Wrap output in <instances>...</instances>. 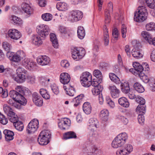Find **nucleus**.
<instances>
[{
  "label": "nucleus",
  "mask_w": 155,
  "mask_h": 155,
  "mask_svg": "<svg viewBox=\"0 0 155 155\" xmlns=\"http://www.w3.org/2000/svg\"><path fill=\"white\" fill-rule=\"evenodd\" d=\"M37 62L41 65H45L49 64L50 61L49 57L45 56H41L37 59Z\"/></svg>",
  "instance_id": "15"
},
{
  "label": "nucleus",
  "mask_w": 155,
  "mask_h": 155,
  "mask_svg": "<svg viewBox=\"0 0 155 155\" xmlns=\"http://www.w3.org/2000/svg\"><path fill=\"white\" fill-rule=\"evenodd\" d=\"M3 133L5 135V139L7 141H9L13 139L14 134L12 131L5 130L3 131Z\"/></svg>",
  "instance_id": "24"
},
{
  "label": "nucleus",
  "mask_w": 155,
  "mask_h": 155,
  "mask_svg": "<svg viewBox=\"0 0 155 155\" xmlns=\"http://www.w3.org/2000/svg\"><path fill=\"white\" fill-rule=\"evenodd\" d=\"M8 36L12 39L17 40L21 36V33L17 30L15 29H9L8 32Z\"/></svg>",
  "instance_id": "11"
},
{
  "label": "nucleus",
  "mask_w": 155,
  "mask_h": 155,
  "mask_svg": "<svg viewBox=\"0 0 155 155\" xmlns=\"http://www.w3.org/2000/svg\"><path fill=\"white\" fill-rule=\"evenodd\" d=\"M141 35L150 44L155 46V37L152 38L151 35L146 31H142Z\"/></svg>",
  "instance_id": "14"
},
{
  "label": "nucleus",
  "mask_w": 155,
  "mask_h": 155,
  "mask_svg": "<svg viewBox=\"0 0 155 155\" xmlns=\"http://www.w3.org/2000/svg\"><path fill=\"white\" fill-rule=\"evenodd\" d=\"M144 114H139L138 116V120L139 124H143L144 121V116H143Z\"/></svg>",
  "instance_id": "59"
},
{
  "label": "nucleus",
  "mask_w": 155,
  "mask_h": 155,
  "mask_svg": "<svg viewBox=\"0 0 155 155\" xmlns=\"http://www.w3.org/2000/svg\"><path fill=\"white\" fill-rule=\"evenodd\" d=\"M136 101L137 103L139 104L136 108V112H139L140 114H144L146 111V106L145 105V100L143 97H138L136 98Z\"/></svg>",
  "instance_id": "6"
},
{
  "label": "nucleus",
  "mask_w": 155,
  "mask_h": 155,
  "mask_svg": "<svg viewBox=\"0 0 155 155\" xmlns=\"http://www.w3.org/2000/svg\"><path fill=\"white\" fill-rule=\"evenodd\" d=\"M121 32L122 37L124 38H125L127 32V30L126 26L124 25H123L122 26Z\"/></svg>",
  "instance_id": "61"
},
{
  "label": "nucleus",
  "mask_w": 155,
  "mask_h": 155,
  "mask_svg": "<svg viewBox=\"0 0 155 155\" xmlns=\"http://www.w3.org/2000/svg\"><path fill=\"white\" fill-rule=\"evenodd\" d=\"M25 56V53L23 51H18L16 54L13 55L12 58V60L14 62H18L21 61V58H23Z\"/></svg>",
  "instance_id": "16"
},
{
  "label": "nucleus",
  "mask_w": 155,
  "mask_h": 155,
  "mask_svg": "<svg viewBox=\"0 0 155 155\" xmlns=\"http://www.w3.org/2000/svg\"><path fill=\"white\" fill-rule=\"evenodd\" d=\"M108 88L110 91L111 96L115 98L119 97V91L115 86H109Z\"/></svg>",
  "instance_id": "19"
},
{
  "label": "nucleus",
  "mask_w": 155,
  "mask_h": 155,
  "mask_svg": "<svg viewBox=\"0 0 155 155\" xmlns=\"http://www.w3.org/2000/svg\"><path fill=\"white\" fill-rule=\"evenodd\" d=\"M64 88L66 91L67 94L71 96H73L74 95L75 91L72 87H70L69 89H67V86L64 85Z\"/></svg>",
  "instance_id": "41"
},
{
  "label": "nucleus",
  "mask_w": 155,
  "mask_h": 155,
  "mask_svg": "<svg viewBox=\"0 0 155 155\" xmlns=\"http://www.w3.org/2000/svg\"><path fill=\"white\" fill-rule=\"evenodd\" d=\"M37 31L38 34L42 37H46L50 32V29L49 27L44 25H41L38 26L37 28Z\"/></svg>",
  "instance_id": "7"
},
{
  "label": "nucleus",
  "mask_w": 155,
  "mask_h": 155,
  "mask_svg": "<svg viewBox=\"0 0 155 155\" xmlns=\"http://www.w3.org/2000/svg\"><path fill=\"white\" fill-rule=\"evenodd\" d=\"M16 89V91L12 90L10 91L9 95L12 98L8 101V103L12 106L16 101L23 105H25L27 101L24 95L29 94L30 92L29 89L21 86H18Z\"/></svg>",
  "instance_id": "1"
},
{
  "label": "nucleus",
  "mask_w": 155,
  "mask_h": 155,
  "mask_svg": "<svg viewBox=\"0 0 155 155\" xmlns=\"http://www.w3.org/2000/svg\"><path fill=\"white\" fill-rule=\"evenodd\" d=\"M50 37L53 46L55 48H57L58 47V43L55 35L53 33H51Z\"/></svg>",
  "instance_id": "28"
},
{
  "label": "nucleus",
  "mask_w": 155,
  "mask_h": 155,
  "mask_svg": "<svg viewBox=\"0 0 155 155\" xmlns=\"http://www.w3.org/2000/svg\"><path fill=\"white\" fill-rule=\"evenodd\" d=\"M99 122L98 120L96 118H91L88 121V126L90 129L97 128L99 127Z\"/></svg>",
  "instance_id": "18"
},
{
  "label": "nucleus",
  "mask_w": 155,
  "mask_h": 155,
  "mask_svg": "<svg viewBox=\"0 0 155 155\" xmlns=\"http://www.w3.org/2000/svg\"><path fill=\"white\" fill-rule=\"evenodd\" d=\"M18 77L13 76L14 80L18 83H21L25 81L27 77V71L22 67H19L16 70Z\"/></svg>",
  "instance_id": "3"
},
{
  "label": "nucleus",
  "mask_w": 155,
  "mask_h": 155,
  "mask_svg": "<svg viewBox=\"0 0 155 155\" xmlns=\"http://www.w3.org/2000/svg\"><path fill=\"white\" fill-rule=\"evenodd\" d=\"M11 114V115L8 116V119L11 122L14 124L18 120V116L14 112H13V114Z\"/></svg>",
  "instance_id": "42"
},
{
  "label": "nucleus",
  "mask_w": 155,
  "mask_h": 155,
  "mask_svg": "<svg viewBox=\"0 0 155 155\" xmlns=\"http://www.w3.org/2000/svg\"><path fill=\"white\" fill-rule=\"evenodd\" d=\"M71 102L74 106L77 107L79 105L81 102L78 99V97H75L73 99Z\"/></svg>",
  "instance_id": "60"
},
{
  "label": "nucleus",
  "mask_w": 155,
  "mask_h": 155,
  "mask_svg": "<svg viewBox=\"0 0 155 155\" xmlns=\"http://www.w3.org/2000/svg\"><path fill=\"white\" fill-rule=\"evenodd\" d=\"M150 90L152 91H155V80L153 78H151L150 82L149 83Z\"/></svg>",
  "instance_id": "47"
},
{
  "label": "nucleus",
  "mask_w": 155,
  "mask_h": 155,
  "mask_svg": "<svg viewBox=\"0 0 155 155\" xmlns=\"http://www.w3.org/2000/svg\"><path fill=\"white\" fill-rule=\"evenodd\" d=\"M121 89L122 91L125 94L128 93L130 90L129 84L127 82H122L120 85Z\"/></svg>",
  "instance_id": "26"
},
{
  "label": "nucleus",
  "mask_w": 155,
  "mask_h": 155,
  "mask_svg": "<svg viewBox=\"0 0 155 155\" xmlns=\"http://www.w3.org/2000/svg\"><path fill=\"white\" fill-rule=\"evenodd\" d=\"M92 79L91 74L87 71L83 72L80 77L81 84L83 86L86 87H88L90 86Z\"/></svg>",
  "instance_id": "5"
},
{
  "label": "nucleus",
  "mask_w": 155,
  "mask_h": 155,
  "mask_svg": "<svg viewBox=\"0 0 155 155\" xmlns=\"http://www.w3.org/2000/svg\"><path fill=\"white\" fill-rule=\"evenodd\" d=\"M104 29H105L106 30L104 34V44L105 46H107L108 45L109 42V37L106 25L104 26Z\"/></svg>",
  "instance_id": "40"
},
{
  "label": "nucleus",
  "mask_w": 155,
  "mask_h": 155,
  "mask_svg": "<svg viewBox=\"0 0 155 155\" xmlns=\"http://www.w3.org/2000/svg\"><path fill=\"white\" fill-rule=\"evenodd\" d=\"M139 76L143 81L145 83H149L150 80H151V78H149L147 76L145 75L143 73H140Z\"/></svg>",
  "instance_id": "44"
},
{
  "label": "nucleus",
  "mask_w": 155,
  "mask_h": 155,
  "mask_svg": "<svg viewBox=\"0 0 155 155\" xmlns=\"http://www.w3.org/2000/svg\"><path fill=\"white\" fill-rule=\"evenodd\" d=\"M119 119L124 124H127L128 122V120L126 117L124 116H120Z\"/></svg>",
  "instance_id": "64"
},
{
  "label": "nucleus",
  "mask_w": 155,
  "mask_h": 155,
  "mask_svg": "<svg viewBox=\"0 0 155 155\" xmlns=\"http://www.w3.org/2000/svg\"><path fill=\"white\" fill-rule=\"evenodd\" d=\"M134 87L135 90L140 93H143L145 91L144 87L138 82L135 83L134 84Z\"/></svg>",
  "instance_id": "34"
},
{
  "label": "nucleus",
  "mask_w": 155,
  "mask_h": 155,
  "mask_svg": "<svg viewBox=\"0 0 155 155\" xmlns=\"http://www.w3.org/2000/svg\"><path fill=\"white\" fill-rule=\"evenodd\" d=\"M56 8L59 11H64L67 9V5L65 2H59L57 4Z\"/></svg>",
  "instance_id": "39"
},
{
  "label": "nucleus",
  "mask_w": 155,
  "mask_h": 155,
  "mask_svg": "<svg viewBox=\"0 0 155 155\" xmlns=\"http://www.w3.org/2000/svg\"><path fill=\"white\" fill-rule=\"evenodd\" d=\"M118 102L120 105L124 107H128L129 106V103L125 97H123L120 98L118 100Z\"/></svg>",
  "instance_id": "25"
},
{
  "label": "nucleus",
  "mask_w": 155,
  "mask_h": 155,
  "mask_svg": "<svg viewBox=\"0 0 155 155\" xmlns=\"http://www.w3.org/2000/svg\"><path fill=\"white\" fill-rule=\"evenodd\" d=\"M124 143H125L119 139L117 136L113 140L112 143V146L114 148H117L121 146Z\"/></svg>",
  "instance_id": "22"
},
{
  "label": "nucleus",
  "mask_w": 155,
  "mask_h": 155,
  "mask_svg": "<svg viewBox=\"0 0 155 155\" xmlns=\"http://www.w3.org/2000/svg\"><path fill=\"white\" fill-rule=\"evenodd\" d=\"M3 110L5 113L8 116L11 115V114H13V110L10 106L7 104H5L3 107Z\"/></svg>",
  "instance_id": "37"
},
{
  "label": "nucleus",
  "mask_w": 155,
  "mask_h": 155,
  "mask_svg": "<svg viewBox=\"0 0 155 155\" xmlns=\"http://www.w3.org/2000/svg\"><path fill=\"white\" fill-rule=\"evenodd\" d=\"M70 79V75L67 73H62L60 75V81L64 84H67L69 82Z\"/></svg>",
  "instance_id": "17"
},
{
  "label": "nucleus",
  "mask_w": 155,
  "mask_h": 155,
  "mask_svg": "<svg viewBox=\"0 0 155 155\" xmlns=\"http://www.w3.org/2000/svg\"><path fill=\"white\" fill-rule=\"evenodd\" d=\"M109 112L107 109L102 110L100 113V117L103 121H106L108 119Z\"/></svg>",
  "instance_id": "23"
},
{
  "label": "nucleus",
  "mask_w": 155,
  "mask_h": 155,
  "mask_svg": "<svg viewBox=\"0 0 155 155\" xmlns=\"http://www.w3.org/2000/svg\"><path fill=\"white\" fill-rule=\"evenodd\" d=\"M77 34L78 37L81 39H83L85 35L84 29L83 27L79 26L78 28Z\"/></svg>",
  "instance_id": "31"
},
{
  "label": "nucleus",
  "mask_w": 155,
  "mask_h": 155,
  "mask_svg": "<svg viewBox=\"0 0 155 155\" xmlns=\"http://www.w3.org/2000/svg\"><path fill=\"white\" fill-rule=\"evenodd\" d=\"M40 134L44 137H48V139H50L51 137V133L48 130H44L42 131Z\"/></svg>",
  "instance_id": "57"
},
{
  "label": "nucleus",
  "mask_w": 155,
  "mask_h": 155,
  "mask_svg": "<svg viewBox=\"0 0 155 155\" xmlns=\"http://www.w3.org/2000/svg\"><path fill=\"white\" fill-rule=\"evenodd\" d=\"M90 136L94 139L98 138L99 135L98 133L96 130L91 131L90 133Z\"/></svg>",
  "instance_id": "55"
},
{
  "label": "nucleus",
  "mask_w": 155,
  "mask_h": 155,
  "mask_svg": "<svg viewBox=\"0 0 155 155\" xmlns=\"http://www.w3.org/2000/svg\"><path fill=\"white\" fill-rule=\"evenodd\" d=\"M112 35L113 38L116 40H117L119 36L118 31L116 28H115L113 30Z\"/></svg>",
  "instance_id": "56"
},
{
  "label": "nucleus",
  "mask_w": 155,
  "mask_h": 155,
  "mask_svg": "<svg viewBox=\"0 0 155 155\" xmlns=\"http://www.w3.org/2000/svg\"><path fill=\"white\" fill-rule=\"evenodd\" d=\"M0 122L4 125L8 123V120L5 116L0 112Z\"/></svg>",
  "instance_id": "58"
},
{
  "label": "nucleus",
  "mask_w": 155,
  "mask_h": 155,
  "mask_svg": "<svg viewBox=\"0 0 155 155\" xmlns=\"http://www.w3.org/2000/svg\"><path fill=\"white\" fill-rule=\"evenodd\" d=\"M40 133L38 136V141L39 143L42 145H46L48 144L49 141L48 137H44Z\"/></svg>",
  "instance_id": "21"
},
{
  "label": "nucleus",
  "mask_w": 155,
  "mask_h": 155,
  "mask_svg": "<svg viewBox=\"0 0 155 155\" xmlns=\"http://www.w3.org/2000/svg\"><path fill=\"white\" fill-rule=\"evenodd\" d=\"M109 76L110 79L115 83L118 84L120 83V79L115 74L110 73L109 74Z\"/></svg>",
  "instance_id": "35"
},
{
  "label": "nucleus",
  "mask_w": 155,
  "mask_h": 155,
  "mask_svg": "<svg viewBox=\"0 0 155 155\" xmlns=\"http://www.w3.org/2000/svg\"><path fill=\"white\" fill-rule=\"evenodd\" d=\"M83 17L82 12L79 11H73L70 13V20L72 22L77 21L81 20Z\"/></svg>",
  "instance_id": "9"
},
{
  "label": "nucleus",
  "mask_w": 155,
  "mask_h": 155,
  "mask_svg": "<svg viewBox=\"0 0 155 155\" xmlns=\"http://www.w3.org/2000/svg\"><path fill=\"white\" fill-rule=\"evenodd\" d=\"M72 57L76 60L78 61L82 58L85 54V49L83 48H74L71 50Z\"/></svg>",
  "instance_id": "4"
},
{
  "label": "nucleus",
  "mask_w": 155,
  "mask_h": 155,
  "mask_svg": "<svg viewBox=\"0 0 155 155\" xmlns=\"http://www.w3.org/2000/svg\"><path fill=\"white\" fill-rule=\"evenodd\" d=\"M15 128L18 130L20 131H22L24 128L23 123L21 121H18L13 124Z\"/></svg>",
  "instance_id": "43"
},
{
  "label": "nucleus",
  "mask_w": 155,
  "mask_h": 155,
  "mask_svg": "<svg viewBox=\"0 0 155 155\" xmlns=\"http://www.w3.org/2000/svg\"><path fill=\"white\" fill-rule=\"evenodd\" d=\"M32 99L34 103L37 106H41L42 105L43 101L42 97L36 92L32 94Z\"/></svg>",
  "instance_id": "12"
},
{
  "label": "nucleus",
  "mask_w": 155,
  "mask_h": 155,
  "mask_svg": "<svg viewBox=\"0 0 155 155\" xmlns=\"http://www.w3.org/2000/svg\"><path fill=\"white\" fill-rule=\"evenodd\" d=\"M133 66L134 69L137 71V73L139 75V74L143 72L144 68L143 66L141 65L139 63L135 62L133 64Z\"/></svg>",
  "instance_id": "27"
},
{
  "label": "nucleus",
  "mask_w": 155,
  "mask_h": 155,
  "mask_svg": "<svg viewBox=\"0 0 155 155\" xmlns=\"http://www.w3.org/2000/svg\"><path fill=\"white\" fill-rule=\"evenodd\" d=\"M90 86L91 85L93 87V88H99L100 87H103L101 84V83H100L99 81H91Z\"/></svg>",
  "instance_id": "52"
},
{
  "label": "nucleus",
  "mask_w": 155,
  "mask_h": 155,
  "mask_svg": "<svg viewBox=\"0 0 155 155\" xmlns=\"http://www.w3.org/2000/svg\"><path fill=\"white\" fill-rule=\"evenodd\" d=\"M146 28L147 30L149 31L155 30V23L150 22L147 24L146 25Z\"/></svg>",
  "instance_id": "45"
},
{
  "label": "nucleus",
  "mask_w": 155,
  "mask_h": 155,
  "mask_svg": "<svg viewBox=\"0 0 155 155\" xmlns=\"http://www.w3.org/2000/svg\"><path fill=\"white\" fill-rule=\"evenodd\" d=\"M103 89V87L99 88H93L92 89V92L94 95H100L101 92Z\"/></svg>",
  "instance_id": "48"
},
{
  "label": "nucleus",
  "mask_w": 155,
  "mask_h": 155,
  "mask_svg": "<svg viewBox=\"0 0 155 155\" xmlns=\"http://www.w3.org/2000/svg\"><path fill=\"white\" fill-rule=\"evenodd\" d=\"M11 19L13 23L19 24L21 23V19L15 16L12 15Z\"/></svg>",
  "instance_id": "49"
},
{
  "label": "nucleus",
  "mask_w": 155,
  "mask_h": 155,
  "mask_svg": "<svg viewBox=\"0 0 155 155\" xmlns=\"http://www.w3.org/2000/svg\"><path fill=\"white\" fill-rule=\"evenodd\" d=\"M39 122L38 120L34 119L28 124L27 128V131L29 134L34 133L38 128Z\"/></svg>",
  "instance_id": "8"
},
{
  "label": "nucleus",
  "mask_w": 155,
  "mask_h": 155,
  "mask_svg": "<svg viewBox=\"0 0 155 155\" xmlns=\"http://www.w3.org/2000/svg\"><path fill=\"white\" fill-rule=\"evenodd\" d=\"M131 53L133 57L136 59H140L142 58L143 54H141L140 51L136 48H134L132 51Z\"/></svg>",
  "instance_id": "29"
},
{
  "label": "nucleus",
  "mask_w": 155,
  "mask_h": 155,
  "mask_svg": "<svg viewBox=\"0 0 155 155\" xmlns=\"http://www.w3.org/2000/svg\"><path fill=\"white\" fill-rule=\"evenodd\" d=\"M32 43L35 45L39 46L43 43L42 39L38 35H34L32 37Z\"/></svg>",
  "instance_id": "20"
},
{
  "label": "nucleus",
  "mask_w": 155,
  "mask_h": 155,
  "mask_svg": "<svg viewBox=\"0 0 155 155\" xmlns=\"http://www.w3.org/2000/svg\"><path fill=\"white\" fill-rule=\"evenodd\" d=\"M2 46L5 50L7 52L6 55L7 56H8L9 54H11V52L9 51L11 48V45L8 42L5 41L3 43Z\"/></svg>",
  "instance_id": "38"
},
{
  "label": "nucleus",
  "mask_w": 155,
  "mask_h": 155,
  "mask_svg": "<svg viewBox=\"0 0 155 155\" xmlns=\"http://www.w3.org/2000/svg\"><path fill=\"white\" fill-rule=\"evenodd\" d=\"M113 12V4L111 2H110L108 5V8L106 9L105 11V24H108L110 23V13H112Z\"/></svg>",
  "instance_id": "10"
},
{
  "label": "nucleus",
  "mask_w": 155,
  "mask_h": 155,
  "mask_svg": "<svg viewBox=\"0 0 155 155\" xmlns=\"http://www.w3.org/2000/svg\"><path fill=\"white\" fill-rule=\"evenodd\" d=\"M134 93V91L132 89H131L129 91L128 93L127 94H128V96L130 99H133L136 98V99L138 97H136Z\"/></svg>",
  "instance_id": "54"
},
{
  "label": "nucleus",
  "mask_w": 155,
  "mask_h": 155,
  "mask_svg": "<svg viewBox=\"0 0 155 155\" xmlns=\"http://www.w3.org/2000/svg\"><path fill=\"white\" fill-rule=\"evenodd\" d=\"M133 147L130 144H128L127 146L123 149L124 151L127 153V154H129L133 150Z\"/></svg>",
  "instance_id": "53"
},
{
  "label": "nucleus",
  "mask_w": 155,
  "mask_h": 155,
  "mask_svg": "<svg viewBox=\"0 0 155 155\" xmlns=\"http://www.w3.org/2000/svg\"><path fill=\"white\" fill-rule=\"evenodd\" d=\"M107 100V103L109 106L111 108H113L115 107L114 102L111 100L110 99L109 97H107L106 98Z\"/></svg>",
  "instance_id": "63"
},
{
  "label": "nucleus",
  "mask_w": 155,
  "mask_h": 155,
  "mask_svg": "<svg viewBox=\"0 0 155 155\" xmlns=\"http://www.w3.org/2000/svg\"><path fill=\"white\" fill-rule=\"evenodd\" d=\"M52 16L51 14L49 13H46L42 15L41 18L44 20L48 21L52 19Z\"/></svg>",
  "instance_id": "46"
},
{
  "label": "nucleus",
  "mask_w": 155,
  "mask_h": 155,
  "mask_svg": "<svg viewBox=\"0 0 155 155\" xmlns=\"http://www.w3.org/2000/svg\"><path fill=\"white\" fill-rule=\"evenodd\" d=\"M147 6L150 8L153 9L155 7V2L154 0H146Z\"/></svg>",
  "instance_id": "51"
},
{
  "label": "nucleus",
  "mask_w": 155,
  "mask_h": 155,
  "mask_svg": "<svg viewBox=\"0 0 155 155\" xmlns=\"http://www.w3.org/2000/svg\"><path fill=\"white\" fill-rule=\"evenodd\" d=\"M117 137L125 143L128 137L127 134L125 133L120 134Z\"/></svg>",
  "instance_id": "50"
},
{
  "label": "nucleus",
  "mask_w": 155,
  "mask_h": 155,
  "mask_svg": "<svg viewBox=\"0 0 155 155\" xmlns=\"http://www.w3.org/2000/svg\"><path fill=\"white\" fill-rule=\"evenodd\" d=\"M148 13L146 7L144 6L138 7L137 11L134 13V20L137 22H142L147 18Z\"/></svg>",
  "instance_id": "2"
},
{
  "label": "nucleus",
  "mask_w": 155,
  "mask_h": 155,
  "mask_svg": "<svg viewBox=\"0 0 155 155\" xmlns=\"http://www.w3.org/2000/svg\"><path fill=\"white\" fill-rule=\"evenodd\" d=\"M35 65V63L34 62L30 60V62L28 63V65L26 68L28 69L29 70L31 69L32 68H33Z\"/></svg>",
  "instance_id": "62"
},
{
  "label": "nucleus",
  "mask_w": 155,
  "mask_h": 155,
  "mask_svg": "<svg viewBox=\"0 0 155 155\" xmlns=\"http://www.w3.org/2000/svg\"><path fill=\"white\" fill-rule=\"evenodd\" d=\"M76 138V134L73 131L68 132L65 133L64 135V138L66 140L71 138Z\"/></svg>",
  "instance_id": "33"
},
{
  "label": "nucleus",
  "mask_w": 155,
  "mask_h": 155,
  "mask_svg": "<svg viewBox=\"0 0 155 155\" xmlns=\"http://www.w3.org/2000/svg\"><path fill=\"white\" fill-rule=\"evenodd\" d=\"M71 125V121L68 118H64L58 123L59 127L62 130L68 129Z\"/></svg>",
  "instance_id": "13"
},
{
  "label": "nucleus",
  "mask_w": 155,
  "mask_h": 155,
  "mask_svg": "<svg viewBox=\"0 0 155 155\" xmlns=\"http://www.w3.org/2000/svg\"><path fill=\"white\" fill-rule=\"evenodd\" d=\"M23 10L28 15H30L32 12V10L29 5L26 3H23L21 5Z\"/></svg>",
  "instance_id": "32"
},
{
  "label": "nucleus",
  "mask_w": 155,
  "mask_h": 155,
  "mask_svg": "<svg viewBox=\"0 0 155 155\" xmlns=\"http://www.w3.org/2000/svg\"><path fill=\"white\" fill-rule=\"evenodd\" d=\"M91 106L89 103L86 102L83 104V110L86 114H89L91 113Z\"/></svg>",
  "instance_id": "30"
},
{
  "label": "nucleus",
  "mask_w": 155,
  "mask_h": 155,
  "mask_svg": "<svg viewBox=\"0 0 155 155\" xmlns=\"http://www.w3.org/2000/svg\"><path fill=\"white\" fill-rule=\"evenodd\" d=\"M93 75L98 79L100 83H101L103 79V76L101 71L98 70H94L93 72Z\"/></svg>",
  "instance_id": "36"
}]
</instances>
